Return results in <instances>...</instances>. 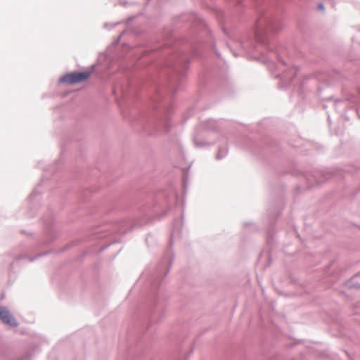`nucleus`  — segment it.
Masks as SVG:
<instances>
[{
    "label": "nucleus",
    "mask_w": 360,
    "mask_h": 360,
    "mask_svg": "<svg viewBox=\"0 0 360 360\" xmlns=\"http://www.w3.org/2000/svg\"><path fill=\"white\" fill-rule=\"evenodd\" d=\"M89 76L90 73L89 72H72L65 75L61 79V81L69 84H74L86 80Z\"/></svg>",
    "instance_id": "obj_1"
},
{
    "label": "nucleus",
    "mask_w": 360,
    "mask_h": 360,
    "mask_svg": "<svg viewBox=\"0 0 360 360\" xmlns=\"http://www.w3.org/2000/svg\"><path fill=\"white\" fill-rule=\"evenodd\" d=\"M0 319L6 324L16 326L18 323L11 312L4 307H0Z\"/></svg>",
    "instance_id": "obj_2"
},
{
    "label": "nucleus",
    "mask_w": 360,
    "mask_h": 360,
    "mask_svg": "<svg viewBox=\"0 0 360 360\" xmlns=\"http://www.w3.org/2000/svg\"><path fill=\"white\" fill-rule=\"evenodd\" d=\"M319 9L323 10V5L322 4H320L319 5Z\"/></svg>",
    "instance_id": "obj_3"
}]
</instances>
